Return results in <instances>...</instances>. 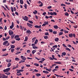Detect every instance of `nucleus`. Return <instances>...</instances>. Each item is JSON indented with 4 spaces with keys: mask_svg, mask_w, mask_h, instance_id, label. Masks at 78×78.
<instances>
[{
    "mask_svg": "<svg viewBox=\"0 0 78 78\" xmlns=\"http://www.w3.org/2000/svg\"><path fill=\"white\" fill-rule=\"evenodd\" d=\"M27 40H28V37L27 36L25 37V40L24 41V42H26V41H27Z\"/></svg>",
    "mask_w": 78,
    "mask_h": 78,
    "instance_id": "obj_22",
    "label": "nucleus"
},
{
    "mask_svg": "<svg viewBox=\"0 0 78 78\" xmlns=\"http://www.w3.org/2000/svg\"><path fill=\"white\" fill-rule=\"evenodd\" d=\"M32 48H34V49H37V47L35 46H33Z\"/></svg>",
    "mask_w": 78,
    "mask_h": 78,
    "instance_id": "obj_28",
    "label": "nucleus"
},
{
    "mask_svg": "<svg viewBox=\"0 0 78 78\" xmlns=\"http://www.w3.org/2000/svg\"><path fill=\"white\" fill-rule=\"evenodd\" d=\"M27 53H30V50H27Z\"/></svg>",
    "mask_w": 78,
    "mask_h": 78,
    "instance_id": "obj_64",
    "label": "nucleus"
},
{
    "mask_svg": "<svg viewBox=\"0 0 78 78\" xmlns=\"http://www.w3.org/2000/svg\"><path fill=\"white\" fill-rule=\"evenodd\" d=\"M10 70H11V69H10L9 68L5 70H4L3 72H9V71Z\"/></svg>",
    "mask_w": 78,
    "mask_h": 78,
    "instance_id": "obj_5",
    "label": "nucleus"
},
{
    "mask_svg": "<svg viewBox=\"0 0 78 78\" xmlns=\"http://www.w3.org/2000/svg\"><path fill=\"white\" fill-rule=\"evenodd\" d=\"M65 16H69V13H68L66 12L65 13Z\"/></svg>",
    "mask_w": 78,
    "mask_h": 78,
    "instance_id": "obj_27",
    "label": "nucleus"
},
{
    "mask_svg": "<svg viewBox=\"0 0 78 78\" xmlns=\"http://www.w3.org/2000/svg\"><path fill=\"white\" fill-rule=\"evenodd\" d=\"M9 33L10 36H11V35L13 34L14 32L12 30H9Z\"/></svg>",
    "mask_w": 78,
    "mask_h": 78,
    "instance_id": "obj_7",
    "label": "nucleus"
},
{
    "mask_svg": "<svg viewBox=\"0 0 78 78\" xmlns=\"http://www.w3.org/2000/svg\"><path fill=\"white\" fill-rule=\"evenodd\" d=\"M41 60L43 62L44 61H45V59L44 58H42L41 59Z\"/></svg>",
    "mask_w": 78,
    "mask_h": 78,
    "instance_id": "obj_40",
    "label": "nucleus"
},
{
    "mask_svg": "<svg viewBox=\"0 0 78 78\" xmlns=\"http://www.w3.org/2000/svg\"><path fill=\"white\" fill-rule=\"evenodd\" d=\"M34 27L36 28H41V25H40L39 26L38 25H35L34 26Z\"/></svg>",
    "mask_w": 78,
    "mask_h": 78,
    "instance_id": "obj_9",
    "label": "nucleus"
},
{
    "mask_svg": "<svg viewBox=\"0 0 78 78\" xmlns=\"http://www.w3.org/2000/svg\"><path fill=\"white\" fill-rule=\"evenodd\" d=\"M17 71L18 72H17V73H20V70H17Z\"/></svg>",
    "mask_w": 78,
    "mask_h": 78,
    "instance_id": "obj_56",
    "label": "nucleus"
},
{
    "mask_svg": "<svg viewBox=\"0 0 78 78\" xmlns=\"http://www.w3.org/2000/svg\"><path fill=\"white\" fill-rule=\"evenodd\" d=\"M73 27H74V28H76L78 27V26L77 25L74 26H73Z\"/></svg>",
    "mask_w": 78,
    "mask_h": 78,
    "instance_id": "obj_55",
    "label": "nucleus"
},
{
    "mask_svg": "<svg viewBox=\"0 0 78 78\" xmlns=\"http://www.w3.org/2000/svg\"><path fill=\"white\" fill-rule=\"evenodd\" d=\"M25 61L24 60V61H22V60H21V61H20V62H19V64H20V63H22V62H25Z\"/></svg>",
    "mask_w": 78,
    "mask_h": 78,
    "instance_id": "obj_39",
    "label": "nucleus"
},
{
    "mask_svg": "<svg viewBox=\"0 0 78 78\" xmlns=\"http://www.w3.org/2000/svg\"><path fill=\"white\" fill-rule=\"evenodd\" d=\"M59 51L58 50H56L55 51V53H56L57 54H58V53H59Z\"/></svg>",
    "mask_w": 78,
    "mask_h": 78,
    "instance_id": "obj_48",
    "label": "nucleus"
},
{
    "mask_svg": "<svg viewBox=\"0 0 78 78\" xmlns=\"http://www.w3.org/2000/svg\"><path fill=\"white\" fill-rule=\"evenodd\" d=\"M47 8L48 9H50V8H51V6H48V7Z\"/></svg>",
    "mask_w": 78,
    "mask_h": 78,
    "instance_id": "obj_54",
    "label": "nucleus"
},
{
    "mask_svg": "<svg viewBox=\"0 0 78 78\" xmlns=\"http://www.w3.org/2000/svg\"><path fill=\"white\" fill-rule=\"evenodd\" d=\"M21 58H22V60H26V59H27L26 58L22 55H21Z\"/></svg>",
    "mask_w": 78,
    "mask_h": 78,
    "instance_id": "obj_11",
    "label": "nucleus"
},
{
    "mask_svg": "<svg viewBox=\"0 0 78 78\" xmlns=\"http://www.w3.org/2000/svg\"><path fill=\"white\" fill-rule=\"evenodd\" d=\"M10 46L11 48H14L15 47V46L14 45H11Z\"/></svg>",
    "mask_w": 78,
    "mask_h": 78,
    "instance_id": "obj_37",
    "label": "nucleus"
},
{
    "mask_svg": "<svg viewBox=\"0 0 78 78\" xmlns=\"http://www.w3.org/2000/svg\"><path fill=\"white\" fill-rule=\"evenodd\" d=\"M65 55H66V52H63L62 53L61 56L62 57H64V56H65Z\"/></svg>",
    "mask_w": 78,
    "mask_h": 78,
    "instance_id": "obj_8",
    "label": "nucleus"
},
{
    "mask_svg": "<svg viewBox=\"0 0 78 78\" xmlns=\"http://www.w3.org/2000/svg\"><path fill=\"white\" fill-rule=\"evenodd\" d=\"M11 65V63H9L8 64H7V67H9Z\"/></svg>",
    "mask_w": 78,
    "mask_h": 78,
    "instance_id": "obj_17",
    "label": "nucleus"
},
{
    "mask_svg": "<svg viewBox=\"0 0 78 78\" xmlns=\"http://www.w3.org/2000/svg\"><path fill=\"white\" fill-rule=\"evenodd\" d=\"M5 38L7 40H8V39L9 38V36H8V37H6Z\"/></svg>",
    "mask_w": 78,
    "mask_h": 78,
    "instance_id": "obj_57",
    "label": "nucleus"
},
{
    "mask_svg": "<svg viewBox=\"0 0 78 78\" xmlns=\"http://www.w3.org/2000/svg\"><path fill=\"white\" fill-rule=\"evenodd\" d=\"M8 78V76H6L4 74H0V78Z\"/></svg>",
    "mask_w": 78,
    "mask_h": 78,
    "instance_id": "obj_2",
    "label": "nucleus"
},
{
    "mask_svg": "<svg viewBox=\"0 0 78 78\" xmlns=\"http://www.w3.org/2000/svg\"><path fill=\"white\" fill-rule=\"evenodd\" d=\"M28 22H29L30 23H31V24L33 23V21H32L29 20Z\"/></svg>",
    "mask_w": 78,
    "mask_h": 78,
    "instance_id": "obj_38",
    "label": "nucleus"
},
{
    "mask_svg": "<svg viewBox=\"0 0 78 78\" xmlns=\"http://www.w3.org/2000/svg\"><path fill=\"white\" fill-rule=\"evenodd\" d=\"M16 61H19V58H18L17 57H16L15 58V59Z\"/></svg>",
    "mask_w": 78,
    "mask_h": 78,
    "instance_id": "obj_45",
    "label": "nucleus"
},
{
    "mask_svg": "<svg viewBox=\"0 0 78 78\" xmlns=\"http://www.w3.org/2000/svg\"><path fill=\"white\" fill-rule=\"evenodd\" d=\"M36 37H34L32 39V42H34L35 41V40H36Z\"/></svg>",
    "mask_w": 78,
    "mask_h": 78,
    "instance_id": "obj_15",
    "label": "nucleus"
},
{
    "mask_svg": "<svg viewBox=\"0 0 78 78\" xmlns=\"http://www.w3.org/2000/svg\"><path fill=\"white\" fill-rule=\"evenodd\" d=\"M11 10L12 11V12H14V8H13V7H11Z\"/></svg>",
    "mask_w": 78,
    "mask_h": 78,
    "instance_id": "obj_32",
    "label": "nucleus"
},
{
    "mask_svg": "<svg viewBox=\"0 0 78 78\" xmlns=\"http://www.w3.org/2000/svg\"><path fill=\"white\" fill-rule=\"evenodd\" d=\"M53 48H57V47H58V46H57V45H54V46H53V47H52Z\"/></svg>",
    "mask_w": 78,
    "mask_h": 78,
    "instance_id": "obj_46",
    "label": "nucleus"
},
{
    "mask_svg": "<svg viewBox=\"0 0 78 78\" xmlns=\"http://www.w3.org/2000/svg\"><path fill=\"white\" fill-rule=\"evenodd\" d=\"M20 47H18L17 48L16 50H19V49H20Z\"/></svg>",
    "mask_w": 78,
    "mask_h": 78,
    "instance_id": "obj_61",
    "label": "nucleus"
},
{
    "mask_svg": "<svg viewBox=\"0 0 78 78\" xmlns=\"http://www.w3.org/2000/svg\"><path fill=\"white\" fill-rule=\"evenodd\" d=\"M34 66H36L37 67H38V66H39V64L37 63H34Z\"/></svg>",
    "mask_w": 78,
    "mask_h": 78,
    "instance_id": "obj_24",
    "label": "nucleus"
},
{
    "mask_svg": "<svg viewBox=\"0 0 78 78\" xmlns=\"http://www.w3.org/2000/svg\"><path fill=\"white\" fill-rule=\"evenodd\" d=\"M65 4H66V5H70V3H67V2H65Z\"/></svg>",
    "mask_w": 78,
    "mask_h": 78,
    "instance_id": "obj_52",
    "label": "nucleus"
},
{
    "mask_svg": "<svg viewBox=\"0 0 78 78\" xmlns=\"http://www.w3.org/2000/svg\"><path fill=\"white\" fill-rule=\"evenodd\" d=\"M20 30H23L24 29V27H23L22 26V25L20 26Z\"/></svg>",
    "mask_w": 78,
    "mask_h": 78,
    "instance_id": "obj_13",
    "label": "nucleus"
},
{
    "mask_svg": "<svg viewBox=\"0 0 78 78\" xmlns=\"http://www.w3.org/2000/svg\"><path fill=\"white\" fill-rule=\"evenodd\" d=\"M68 21H69V22H71V23H74V22H73V21H71L70 20H68Z\"/></svg>",
    "mask_w": 78,
    "mask_h": 78,
    "instance_id": "obj_50",
    "label": "nucleus"
},
{
    "mask_svg": "<svg viewBox=\"0 0 78 78\" xmlns=\"http://www.w3.org/2000/svg\"><path fill=\"white\" fill-rule=\"evenodd\" d=\"M27 25L28 27H29L30 28H32V26H33V25L29 23H27Z\"/></svg>",
    "mask_w": 78,
    "mask_h": 78,
    "instance_id": "obj_10",
    "label": "nucleus"
},
{
    "mask_svg": "<svg viewBox=\"0 0 78 78\" xmlns=\"http://www.w3.org/2000/svg\"><path fill=\"white\" fill-rule=\"evenodd\" d=\"M41 74L40 73H37L36 74V76H41Z\"/></svg>",
    "mask_w": 78,
    "mask_h": 78,
    "instance_id": "obj_29",
    "label": "nucleus"
},
{
    "mask_svg": "<svg viewBox=\"0 0 78 78\" xmlns=\"http://www.w3.org/2000/svg\"><path fill=\"white\" fill-rule=\"evenodd\" d=\"M35 52H36V50H33L32 51V54H34V53H35Z\"/></svg>",
    "mask_w": 78,
    "mask_h": 78,
    "instance_id": "obj_35",
    "label": "nucleus"
},
{
    "mask_svg": "<svg viewBox=\"0 0 78 78\" xmlns=\"http://www.w3.org/2000/svg\"><path fill=\"white\" fill-rule=\"evenodd\" d=\"M46 19H48L49 18V16H45Z\"/></svg>",
    "mask_w": 78,
    "mask_h": 78,
    "instance_id": "obj_63",
    "label": "nucleus"
},
{
    "mask_svg": "<svg viewBox=\"0 0 78 78\" xmlns=\"http://www.w3.org/2000/svg\"><path fill=\"white\" fill-rule=\"evenodd\" d=\"M44 23L46 24V25H48V21H45L44 22Z\"/></svg>",
    "mask_w": 78,
    "mask_h": 78,
    "instance_id": "obj_21",
    "label": "nucleus"
},
{
    "mask_svg": "<svg viewBox=\"0 0 78 78\" xmlns=\"http://www.w3.org/2000/svg\"><path fill=\"white\" fill-rule=\"evenodd\" d=\"M46 14H47V13H46V12H44L43 13V16H45Z\"/></svg>",
    "mask_w": 78,
    "mask_h": 78,
    "instance_id": "obj_60",
    "label": "nucleus"
},
{
    "mask_svg": "<svg viewBox=\"0 0 78 78\" xmlns=\"http://www.w3.org/2000/svg\"><path fill=\"white\" fill-rule=\"evenodd\" d=\"M26 33L27 34H31V32L30 30L29 29L27 30Z\"/></svg>",
    "mask_w": 78,
    "mask_h": 78,
    "instance_id": "obj_6",
    "label": "nucleus"
},
{
    "mask_svg": "<svg viewBox=\"0 0 78 78\" xmlns=\"http://www.w3.org/2000/svg\"><path fill=\"white\" fill-rule=\"evenodd\" d=\"M63 34V33L62 32H60L58 34L59 36H61V35H62Z\"/></svg>",
    "mask_w": 78,
    "mask_h": 78,
    "instance_id": "obj_33",
    "label": "nucleus"
},
{
    "mask_svg": "<svg viewBox=\"0 0 78 78\" xmlns=\"http://www.w3.org/2000/svg\"><path fill=\"white\" fill-rule=\"evenodd\" d=\"M66 50H67V51H70V49L68 48H66Z\"/></svg>",
    "mask_w": 78,
    "mask_h": 78,
    "instance_id": "obj_25",
    "label": "nucleus"
},
{
    "mask_svg": "<svg viewBox=\"0 0 78 78\" xmlns=\"http://www.w3.org/2000/svg\"><path fill=\"white\" fill-rule=\"evenodd\" d=\"M53 33L54 34H57V32L56 31H54Z\"/></svg>",
    "mask_w": 78,
    "mask_h": 78,
    "instance_id": "obj_43",
    "label": "nucleus"
},
{
    "mask_svg": "<svg viewBox=\"0 0 78 78\" xmlns=\"http://www.w3.org/2000/svg\"><path fill=\"white\" fill-rule=\"evenodd\" d=\"M44 38L45 39H47L48 38V37L47 36H45L44 37Z\"/></svg>",
    "mask_w": 78,
    "mask_h": 78,
    "instance_id": "obj_36",
    "label": "nucleus"
},
{
    "mask_svg": "<svg viewBox=\"0 0 78 78\" xmlns=\"http://www.w3.org/2000/svg\"><path fill=\"white\" fill-rule=\"evenodd\" d=\"M13 27H14V23H13V22H12L11 26H10V28H11V29H12V28H13Z\"/></svg>",
    "mask_w": 78,
    "mask_h": 78,
    "instance_id": "obj_12",
    "label": "nucleus"
},
{
    "mask_svg": "<svg viewBox=\"0 0 78 78\" xmlns=\"http://www.w3.org/2000/svg\"><path fill=\"white\" fill-rule=\"evenodd\" d=\"M25 65H26V66H27V67H30V65H27V64H26Z\"/></svg>",
    "mask_w": 78,
    "mask_h": 78,
    "instance_id": "obj_62",
    "label": "nucleus"
},
{
    "mask_svg": "<svg viewBox=\"0 0 78 78\" xmlns=\"http://www.w3.org/2000/svg\"><path fill=\"white\" fill-rule=\"evenodd\" d=\"M5 74H6L7 75H10V73L8 72L6 73H5Z\"/></svg>",
    "mask_w": 78,
    "mask_h": 78,
    "instance_id": "obj_41",
    "label": "nucleus"
},
{
    "mask_svg": "<svg viewBox=\"0 0 78 78\" xmlns=\"http://www.w3.org/2000/svg\"><path fill=\"white\" fill-rule=\"evenodd\" d=\"M22 17L24 20H26V21H28V17L26 16H25L24 17L22 16Z\"/></svg>",
    "mask_w": 78,
    "mask_h": 78,
    "instance_id": "obj_3",
    "label": "nucleus"
},
{
    "mask_svg": "<svg viewBox=\"0 0 78 78\" xmlns=\"http://www.w3.org/2000/svg\"><path fill=\"white\" fill-rule=\"evenodd\" d=\"M15 39L16 41H20V39L19 38H15Z\"/></svg>",
    "mask_w": 78,
    "mask_h": 78,
    "instance_id": "obj_34",
    "label": "nucleus"
},
{
    "mask_svg": "<svg viewBox=\"0 0 78 78\" xmlns=\"http://www.w3.org/2000/svg\"><path fill=\"white\" fill-rule=\"evenodd\" d=\"M37 42H38V40H37V39H36L34 42L35 44H37Z\"/></svg>",
    "mask_w": 78,
    "mask_h": 78,
    "instance_id": "obj_31",
    "label": "nucleus"
},
{
    "mask_svg": "<svg viewBox=\"0 0 78 78\" xmlns=\"http://www.w3.org/2000/svg\"><path fill=\"white\" fill-rule=\"evenodd\" d=\"M27 5H26V4H25L24 5V7L25 9H27Z\"/></svg>",
    "mask_w": 78,
    "mask_h": 78,
    "instance_id": "obj_42",
    "label": "nucleus"
},
{
    "mask_svg": "<svg viewBox=\"0 0 78 78\" xmlns=\"http://www.w3.org/2000/svg\"><path fill=\"white\" fill-rule=\"evenodd\" d=\"M62 45L64 47H66V48H67V47L66 45L65 44H63Z\"/></svg>",
    "mask_w": 78,
    "mask_h": 78,
    "instance_id": "obj_49",
    "label": "nucleus"
},
{
    "mask_svg": "<svg viewBox=\"0 0 78 78\" xmlns=\"http://www.w3.org/2000/svg\"><path fill=\"white\" fill-rule=\"evenodd\" d=\"M16 22L17 23H18V24H19V23H20V22H19V20H16Z\"/></svg>",
    "mask_w": 78,
    "mask_h": 78,
    "instance_id": "obj_59",
    "label": "nucleus"
},
{
    "mask_svg": "<svg viewBox=\"0 0 78 78\" xmlns=\"http://www.w3.org/2000/svg\"><path fill=\"white\" fill-rule=\"evenodd\" d=\"M19 35H16L15 37H14V38L15 39H16V38H19Z\"/></svg>",
    "mask_w": 78,
    "mask_h": 78,
    "instance_id": "obj_30",
    "label": "nucleus"
},
{
    "mask_svg": "<svg viewBox=\"0 0 78 78\" xmlns=\"http://www.w3.org/2000/svg\"><path fill=\"white\" fill-rule=\"evenodd\" d=\"M55 64H62V63L61 62H54Z\"/></svg>",
    "mask_w": 78,
    "mask_h": 78,
    "instance_id": "obj_20",
    "label": "nucleus"
},
{
    "mask_svg": "<svg viewBox=\"0 0 78 78\" xmlns=\"http://www.w3.org/2000/svg\"><path fill=\"white\" fill-rule=\"evenodd\" d=\"M59 41V38H56L55 39V41L58 42Z\"/></svg>",
    "mask_w": 78,
    "mask_h": 78,
    "instance_id": "obj_23",
    "label": "nucleus"
},
{
    "mask_svg": "<svg viewBox=\"0 0 78 78\" xmlns=\"http://www.w3.org/2000/svg\"><path fill=\"white\" fill-rule=\"evenodd\" d=\"M49 31L50 33H52V32H53L52 29H49Z\"/></svg>",
    "mask_w": 78,
    "mask_h": 78,
    "instance_id": "obj_44",
    "label": "nucleus"
},
{
    "mask_svg": "<svg viewBox=\"0 0 78 78\" xmlns=\"http://www.w3.org/2000/svg\"><path fill=\"white\" fill-rule=\"evenodd\" d=\"M8 55V54L6 53V54H5L4 55H3V56H7V55Z\"/></svg>",
    "mask_w": 78,
    "mask_h": 78,
    "instance_id": "obj_53",
    "label": "nucleus"
},
{
    "mask_svg": "<svg viewBox=\"0 0 78 78\" xmlns=\"http://www.w3.org/2000/svg\"><path fill=\"white\" fill-rule=\"evenodd\" d=\"M53 27L55 29H58V27L57 25L54 26Z\"/></svg>",
    "mask_w": 78,
    "mask_h": 78,
    "instance_id": "obj_16",
    "label": "nucleus"
},
{
    "mask_svg": "<svg viewBox=\"0 0 78 78\" xmlns=\"http://www.w3.org/2000/svg\"><path fill=\"white\" fill-rule=\"evenodd\" d=\"M15 42H16L15 40H13L11 41V43L12 44H14V43H15Z\"/></svg>",
    "mask_w": 78,
    "mask_h": 78,
    "instance_id": "obj_47",
    "label": "nucleus"
},
{
    "mask_svg": "<svg viewBox=\"0 0 78 78\" xmlns=\"http://www.w3.org/2000/svg\"><path fill=\"white\" fill-rule=\"evenodd\" d=\"M14 35H11V39H14Z\"/></svg>",
    "mask_w": 78,
    "mask_h": 78,
    "instance_id": "obj_51",
    "label": "nucleus"
},
{
    "mask_svg": "<svg viewBox=\"0 0 78 78\" xmlns=\"http://www.w3.org/2000/svg\"><path fill=\"white\" fill-rule=\"evenodd\" d=\"M43 73H48L49 72L47 71H43Z\"/></svg>",
    "mask_w": 78,
    "mask_h": 78,
    "instance_id": "obj_19",
    "label": "nucleus"
},
{
    "mask_svg": "<svg viewBox=\"0 0 78 78\" xmlns=\"http://www.w3.org/2000/svg\"><path fill=\"white\" fill-rule=\"evenodd\" d=\"M73 36L75 38V34H69V37H70L72 38L73 37Z\"/></svg>",
    "mask_w": 78,
    "mask_h": 78,
    "instance_id": "obj_4",
    "label": "nucleus"
},
{
    "mask_svg": "<svg viewBox=\"0 0 78 78\" xmlns=\"http://www.w3.org/2000/svg\"><path fill=\"white\" fill-rule=\"evenodd\" d=\"M20 4H23V0H20Z\"/></svg>",
    "mask_w": 78,
    "mask_h": 78,
    "instance_id": "obj_26",
    "label": "nucleus"
},
{
    "mask_svg": "<svg viewBox=\"0 0 78 78\" xmlns=\"http://www.w3.org/2000/svg\"><path fill=\"white\" fill-rule=\"evenodd\" d=\"M52 58L54 59H55V60H57V59L56 58H55V55H52Z\"/></svg>",
    "mask_w": 78,
    "mask_h": 78,
    "instance_id": "obj_18",
    "label": "nucleus"
},
{
    "mask_svg": "<svg viewBox=\"0 0 78 78\" xmlns=\"http://www.w3.org/2000/svg\"><path fill=\"white\" fill-rule=\"evenodd\" d=\"M15 14H16V15H17V16H18L19 15V13H18L17 12H15Z\"/></svg>",
    "mask_w": 78,
    "mask_h": 78,
    "instance_id": "obj_58",
    "label": "nucleus"
},
{
    "mask_svg": "<svg viewBox=\"0 0 78 78\" xmlns=\"http://www.w3.org/2000/svg\"><path fill=\"white\" fill-rule=\"evenodd\" d=\"M33 13L34 14H36L37 13V11L36 10H34V11L33 12Z\"/></svg>",
    "mask_w": 78,
    "mask_h": 78,
    "instance_id": "obj_14",
    "label": "nucleus"
},
{
    "mask_svg": "<svg viewBox=\"0 0 78 78\" xmlns=\"http://www.w3.org/2000/svg\"><path fill=\"white\" fill-rule=\"evenodd\" d=\"M3 45L5 46H8L9 45V43L8 42V41H5L3 43Z\"/></svg>",
    "mask_w": 78,
    "mask_h": 78,
    "instance_id": "obj_1",
    "label": "nucleus"
}]
</instances>
